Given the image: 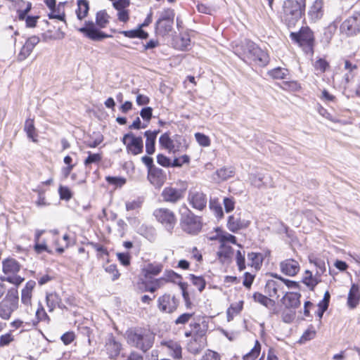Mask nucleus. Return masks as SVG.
I'll list each match as a JSON object with an SVG mask.
<instances>
[{"label":"nucleus","mask_w":360,"mask_h":360,"mask_svg":"<svg viewBox=\"0 0 360 360\" xmlns=\"http://www.w3.org/2000/svg\"><path fill=\"white\" fill-rule=\"evenodd\" d=\"M205 340L193 338V339L188 343L187 349L189 352L193 354H197L202 351L205 347Z\"/></svg>","instance_id":"29"},{"label":"nucleus","mask_w":360,"mask_h":360,"mask_svg":"<svg viewBox=\"0 0 360 360\" xmlns=\"http://www.w3.org/2000/svg\"><path fill=\"white\" fill-rule=\"evenodd\" d=\"M127 339L128 344L146 353L153 345L155 334L149 329L136 328L127 332Z\"/></svg>","instance_id":"2"},{"label":"nucleus","mask_w":360,"mask_h":360,"mask_svg":"<svg viewBox=\"0 0 360 360\" xmlns=\"http://www.w3.org/2000/svg\"><path fill=\"white\" fill-rule=\"evenodd\" d=\"M122 142L126 146L128 154L137 155L141 154L143 150V139L141 136H136L132 132L125 134Z\"/></svg>","instance_id":"11"},{"label":"nucleus","mask_w":360,"mask_h":360,"mask_svg":"<svg viewBox=\"0 0 360 360\" xmlns=\"http://www.w3.org/2000/svg\"><path fill=\"white\" fill-rule=\"evenodd\" d=\"M46 302L49 312L53 311L56 307L61 309H66L65 305L62 302L61 298L56 292L47 293Z\"/></svg>","instance_id":"23"},{"label":"nucleus","mask_w":360,"mask_h":360,"mask_svg":"<svg viewBox=\"0 0 360 360\" xmlns=\"http://www.w3.org/2000/svg\"><path fill=\"white\" fill-rule=\"evenodd\" d=\"M89 10V2L87 0H79L77 1V9L76 10L77 17L82 20L88 14Z\"/></svg>","instance_id":"32"},{"label":"nucleus","mask_w":360,"mask_h":360,"mask_svg":"<svg viewBox=\"0 0 360 360\" xmlns=\"http://www.w3.org/2000/svg\"><path fill=\"white\" fill-rule=\"evenodd\" d=\"M235 174V169L233 167H224L217 171L218 177L223 180H227L229 178L233 176Z\"/></svg>","instance_id":"38"},{"label":"nucleus","mask_w":360,"mask_h":360,"mask_svg":"<svg viewBox=\"0 0 360 360\" xmlns=\"http://www.w3.org/2000/svg\"><path fill=\"white\" fill-rule=\"evenodd\" d=\"M58 192L62 200H69L72 198L71 191L66 186H60Z\"/></svg>","instance_id":"59"},{"label":"nucleus","mask_w":360,"mask_h":360,"mask_svg":"<svg viewBox=\"0 0 360 360\" xmlns=\"http://www.w3.org/2000/svg\"><path fill=\"white\" fill-rule=\"evenodd\" d=\"M139 231L142 236L150 242H153L156 238V230L152 226L142 225Z\"/></svg>","instance_id":"33"},{"label":"nucleus","mask_w":360,"mask_h":360,"mask_svg":"<svg viewBox=\"0 0 360 360\" xmlns=\"http://www.w3.org/2000/svg\"><path fill=\"white\" fill-rule=\"evenodd\" d=\"M248 259L251 262L250 265L252 266L258 267L262 263L263 256L261 253L252 252L248 254Z\"/></svg>","instance_id":"39"},{"label":"nucleus","mask_w":360,"mask_h":360,"mask_svg":"<svg viewBox=\"0 0 360 360\" xmlns=\"http://www.w3.org/2000/svg\"><path fill=\"white\" fill-rule=\"evenodd\" d=\"M316 335V331L313 329V327L308 328L302 334L300 338V342H304L306 341L312 340Z\"/></svg>","instance_id":"58"},{"label":"nucleus","mask_w":360,"mask_h":360,"mask_svg":"<svg viewBox=\"0 0 360 360\" xmlns=\"http://www.w3.org/2000/svg\"><path fill=\"white\" fill-rule=\"evenodd\" d=\"M360 301V288L358 285L353 283L348 293L347 306L350 309H354Z\"/></svg>","instance_id":"24"},{"label":"nucleus","mask_w":360,"mask_h":360,"mask_svg":"<svg viewBox=\"0 0 360 360\" xmlns=\"http://www.w3.org/2000/svg\"><path fill=\"white\" fill-rule=\"evenodd\" d=\"M295 318V311L288 309L283 311L282 314V319L285 323H290Z\"/></svg>","instance_id":"62"},{"label":"nucleus","mask_w":360,"mask_h":360,"mask_svg":"<svg viewBox=\"0 0 360 360\" xmlns=\"http://www.w3.org/2000/svg\"><path fill=\"white\" fill-rule=\"evenodd\" d=\"M193 316V313H184L180 315L174 321L175 324H186Z\"/></svg>","instance_id":"60"},{"label":"nucleus","mask_w":360,"mask_h":360,"mask_svg":"<svg viewBox=\"0 0 360 360\" xmlns=\"http://www.w3.org/2000/svg\"><path fill=\"white\" fill-rule=\"evenodd\" d=\"M105 270L106 272L112 275V281L117 280L120 276V274L118 272V270L117 269V266L115 264L106 265L105 266Z\"/></svg>","instance_id":"55"},{"label":"nucleus","mask_w":360,"mask_h":360,"mask_svg":"<svg viewBox=\"0 0 360 360\" xmlns=\"http://www.w3.org/2000/svg\"><path fill=\"white\" fill-rule=\"evenodd\" d=\"M245 251L238 250L236 252V261L239 271H243L245 269Z\"/></svg>","instance_id":"48"},{"label":"nucleus","mask_w":360,"mask_h":360,"mask_svg":"<svg viewBox=\"0 0 360 360\" xmlns=\"http://www.w3.org/2000/svg\"><path fill=\"white\" fill-rule=\"evenodd\" d=\"M162 268V266L160 264H150L143 269V271L146 276H156L161 272Z\"/></svg>","instance_id":"41"},{"label":"nucleus","mask_w":360,"mask_h":360,"mask_svg":"<svg viewBox=\"0 0 360 360\" xmlns=\"http://www.w3.org/2000/svg\"><path fill=\"white\" fill-rule=\"evenodd\" d=\"M186 188V185L181 188L166 186L162 191L161 197L164 202L176 204L184 198Z\"/></svg>","instance_id":"13"},{"label":"nucleus","mask_w":360,"mask_h":360,"mask_svg":"<svg viewBox=\"0 0 360 360\" xmlns=\"http://www.w3.org/2000/svg\"><path fill=\"white\" fill-rule=\"evenodd\" d=\"M35 316L37 321H32V326H36L37 323L39 321H46V323H49L50 321L49 316L47 315L43 306L41 304H39L38 309L35 311Z\"/></svg>","instance_id":"34"},{"label":"nucleus","mask_w":360,"mask_h":360,"mask_svg":"<svg viewBox=\"0 0 360 360\" xmlns=\"http://www.w3.org/2000/svg\"><path fill=\"white\" fill-rule=\"evenodd\" d=\"M172 22L158 20L155 23V32L160 35L168 34L172 29Z\"/></svg>","instance_id":"30"},{"label":"nucleus","mask_w":360,"mask_h":360,"mask_svg":"<svg viewBox=\"0 0 360 360\" xmlns=\"http://www.w3.org/2000/svg\"><path fill=\"white\" fill-rule=\"evenodd\" d=\"M13 337L11 333H6L2 335L0 337V346L4 347L9 345L12 341H13Z\"/></svg>","instance_id":"63"},{"label":"nucleus","mask_w":360,"mask_h":360,"mask_svg":"<svg viewBox=\"0 0 360 360\" xmlns=\"http://www.w3.org/2000/svg\"><path fill=\"white\" fill-rule=\"evenodd\" d=\"M21 268L19 262L14 258L8 257L2 261L4 276L2 281H8L15 285H19L24 278L18 275Z\"/></svg>","instance_id":"5"},{"label":"nucleus","mask_w":360,"mask_h":360,"mask_svg":"<svg viewBox=\"0 0 360 360\" xmlns=\"http://www.w3.org/2000/svg\"><path fill=\"white\" fill-rule=\"evenodd\" d=\"M195 137L197 142L201 146L207 147L210 145V138L207 136L205 135L204 134H201L199 132L195 133Z\"/></svg>","instance_id":"50"},{"label":"nucleus","mask_w":360,"mask_h":360,"mask_svg":"<svg viewBox=\"0 0 360 360\" xmlns=\"http://www.w3.org/2000/svg\"><path fill=\"white\" fill-rule=\"evenodd\" d=\"M302 281L311 290H314V287L319 283L320 280L316 277H314L311 272L307 270Z\"/></svg>","instance_id":"35"},{"label":"nucleus","mask_w":360,"mask_h":360,"mask_svg":"<svg viewBox=\"0 0 360 360\" xmlns=\"http://www.w3.org/2000/svg\"><path fill=\"white\" fill-rule=\"evenodd\" d=\"M253 299L255 302L265 307H269V304H272L274 303L272 300L259 292L254 293Z\"/></svg>","instance_id":"45"},{"label":"nucleus","mask_w":360,"mask_h":360,"mask_svg":"<svg viewBox=\"0 0 360 360\" xmlns=\"http://www.w3.org/2000/svg\"><path fill=\"white\" fill-rule=\"evenodd\" d=\"M174 10L171 9V8H167V9L164 10L161 13L160 17L158 20L174 22Z\"/></svg>","instance_id":"51"},{"label":"nucleus","mask_w":360,"mask_h":360,"mask_svg":"<svg viewBox=\"0 0 360 360\" xmlns=\"http://www.w3.org/2000/svg\"><path fill=\"white\" fill-rule=\"evenodd\" d=\"M190 326L193 331V338L205 340V337L208 329V323L206 321L191 323Z\"/></svg>","instance_id":"27"},{"label":"nucleus","mask_w":360,"mask_h":360,"mask_svg":"<svg viewBox=\"0 0 360 360\" xmlns=\"http://www.w3.org/2000/svg\"><path fill=\"white\" fill-rule=\"evenodd\" d=\"M268 74L274 79H283L288 75V70L285 68H276L269 71Z\"/></svg>","instance_id":"36"},{"label":"nucleus","mask_w":360,"mask_h":360,"mask_svg":"<svg viewBox=\"0 0 360 360\" xmlns=\"http://www.w3.org/2000/svg\"><path fill=\"white\" fill-rule=\"evenodd\" d=\"M159 143L162 148L172 153L184 152L188 147L185 139L181 136L175 135L173 138H170L167 132L160 136Z\"/></svg>","instance_id":"9"},{"label":"nucleus","mask_w":360,"mask_h":360,"mask_svg":"<svg viewBox=\"0 0 360 360\" xmlns=\"http://www.w3.org/2000/svg\"><path fill=\"white\" fill-rule=\"evenodd\" d=\"M178 307V301L174 296L165 294L158 299V308L166 313H172Z\"/></svg>","instance_id":"17"},{"label":"nucleus","mask_w":360,"mask_h":360,"mask_svg":"<svg viewBox=\"0 0 360 360\" xmlns=\"http://www.w3.org/2000/svg\"><path fill=\"white\" fill-rule=\"evenodd\" d=\"M110 15L105 10L99 11L96 14V22L85 21V26L78 29V31L93 41H101L111 37V35L101 32L99 28H105L109 22Z\"/></svg>","instance_id":"1"},{"label":"nucleus","mask_w":360,"mask_h":360,"mask_svg":"<svg viewBox=\"0 0 360 360\" xmlns=\"http://www.w3.org/2000/svg\"><path fill=\"white\" fill-rule=\"evenodd\" d=\"M340 31L347 37H354L360 33V13L355 12L345 20L340 25Z\"/></svg>","instance_id":"12"},{"label":"nucleus","mask_w":360,"mask_h":360,"mask_svg":"<svg viewBox=\"0 0 360 360\" xmlns=\"http://www.w3.org/2000/svg\"><path fill=\"white\" fill-rule=\"evenodd\" d=\"M280 269L286 276H294L300 271V264L295 259H288L280 263Z\"/></svg>","instance_id":"21"},{"label":"nucleus","mask_w":360,"mask_h":360,"mask_svg":"<svg viewBox=\"0 0 360 360\" xmlns=\"http://www.w3.org/2000/svg\"><path fill=\"white\" fill-rule=\"evenodd\" d=\"M88 157L85 159L84 164L86 167H88L91 164L99 163L102 160V155L101 153H91L90 151L87 152Z\"/></svg>","instance_id":"43"},{"label":"nucleus","mask_w":360,"mask_h":360,"mask_svg":"<svg viewBox=\"0 0 360 360\" xmlns=\"http://www.w3.org/2000/svg\"><path fill=\"white\" fill-rule=\"evenodd\" d=\"M233 252V250L231 246L226 245L225 244H222L220 248V250L219 252V255L220 257H223L226 259L230 258Z\"/></svg>","instance_id":"53"},{"label":"nucleus","mask_w":360,"mask_h":360,"mask_svg":"<svg viewBox=\"0 0 360 360\" xmlns=\"http://www.w3.org/2000/svg\"><path fill=\"white\" fill-rule=\"evenodd\" d=\"M224 205L226 212H230L233 210L235 207V201L233 198H225L224 199Z\"/></svg>","instance_id":"64"},{"label":"nucleus","mask_w":360,"mask_h":360,"mask_svg":"<svg viewBox=\"0 0 360 360\" xmlns=\"http://www.w3.org/2000/svg\"><path fill=\"white\" fill-rule=\"evenodd\" d=\"M190 157L187 155L176 158L172 162V167H181L184 164H188L190 162Z\"/></svg>","instance_id":"49"},{"label":"nucleus","mask_w":360,"mask_h":360,"mask_svg":"<svg viewBox=\"0 0 360 360\" xmlns=\"http://www.w3.org/2000/svg\"><path fill=\"white\" fill-rule=\"evenodd\" d=\"M153 215L155 220L160 223L165 229L172 233L177 222L175 213L167 207H159L155 209Z\"/></svg>","instance_id":"10"},{"label":"nucleus","mask_w":360,"mask_h":360,"mask_svg":"<svg viewBox=\"0 0 360 360\" xmlns=\"http://www.w3.org/2000/svg\"><path fill=\"white\" fill-rule=\"evenodd\" d=\"M250 224V220L243 217L240 212H236L229 217L227 226L231 232L236 233L240 229L247 228Z\"/></svg>","instance_id":"15"},{"label":"nucleus","mask_w":360,"mask_h":360,"mask_svg":"<svg viewBox=\"0 0 360 360\" xmlns=\"http://www.w3.org/2000/svg\"><path fill=\"white\" fill-rule=\"evenodd\" d=\"M188 200L193 209L200 211L203 210L207 203L206 195L201 191H191L188 195Z\"/></svg>","instance_id":"16"},{"label":"nucleus","mask_w":360,"mask_h":360,"mask_svg":"<svg viewBox=\"0 0 360 360\" xmlns=\"http://www.w3.org/2000/svg\"><path fill=\"white\" fill-rule=\"evenodd\" d=\"M290 37L293 41L302 46L307 53H313L314 37L309 27H302L298 32H291Z\"/></svg>","instance_id":"7"},{"label":"nucleus","mask_w":360,"mask_h":360,"mask_svg":"<svg viewBox=\"0 0 360 360\" xmlns=\"http://www.w3.org/2000/svg\"><path fill=\"white\" fill-rule=\"evenodd\" d=\"M314 67L318 71L317 74L323 73L329 68V63L323 58H319L315 61Z\"/></svg>","instance_id":"46"},{"label":"nucleus","mask_w":360,"mask_h":360,"mask_svg":"<svg viewBox=\"0 0 360 360\" xmlns=\"http://www.w3.org/2000/svg\"><path fill=\"white\" fill-rule=\"evenodd\" d=\"M264 178V177L261 174H253L250 176V179L252 185L257 188H260L264 184V182L263 181Z\"/></svg>","instance_id":"57"},{"label":"nucleus","mask_w":360,"mask_h":360,"mask_svg":"<svg viewBox=\"0 0 360 360\" xmlns=\"http://www.w3.org/2000/svg\"><path fill=\"white\" fill-rule=\"evenodd\" d=\"M310 262L314 263V265L318 268L316 274L321 276L326 271V264L325 262L321 259L314 258V259H310Z\"/></svg>","instance_id":"52"},{"label":"nucleus","mask_w":360,"mask_h":360,"mask_svg":"<svg viewBox=\"0 0 360 360\" xmlns=\"http://www.w3.org/2000/svg\"><path fill=\"white\" fill-rule=\"evenodd\" d=\"M261 345L258 341H256L254 347L250 352L243 356L244 360H256L260 354Z\"/></svg>","instance_id":"40"},{"label":"nucleus","mask_w":360,"mask_h":360,"mask_svg":"<svg viewBox=\"0 0 360 360\" xmlns=\"http://www.w3.org/2000/svg\"><path fill=\"white\" fill-rule=\"evenodd\" d=\"M167 346L170 349V354L174 359H179L181 358V347L179 344L174 342L167 343Z\"/></svg>","instance_id":"42"},{"label":"nucleus","mask_w":360,"mask_h":360,"mask_svg":"<svg viewBox=\"0 0 360 360\" xmlns=\"http://www.w3.org/2000/svg\"><path fill=\"white\" fill-rule=\"evenodd\" d=\"M180 224L182 229L190 234H196L202 229L201 218L195 215L186 207L185 211H181Z\"/></svg>","instance_id":"8"},{"label":"nucleus","mask_w":360,"mask_h":360,"mask_svg":"<svg viewBox=\"0 0 360 360\" xmlns=\"http://www.w3.org/2000/svg\"><path fill=\"white\" fill-rule=\"evenodd\" d=\"M306 0H286L283 4L282 20L288 27H294L304 12Z\"/></svg>","instance_id":"3"},{"label":"nucleus","mask_w":360,"mask_h":360,"mask_svg":"<svg viewBox=\"0 0 360 360\" xmlns=\"http://www.w3.org/2000/svg\"><path fill=\"white\" fill-rule=\"evenodd\" d=\"M148 179L154 186L160 188L165 182L167 177L162 169L155 167L148 172Z\"/></svg>","instance_id":"19"},{"label":"nucleus","mask_w":360,"mask_h":360,"mask_svg":"<svg viewBox=\"0 0 360 360\" xmlns=\"http://www.w3.org/2000/svg\"><path fill=\"white\" fill-rule=\"evenodd\" d=\"M158 131H146L144 133V136L146 138V152L148 155H153L155 151V141Z\"/></svg>","instance_id":"25"},{"label":"nucleus","mask_w":360,"mask_h":360,"mask_svg":"<svg viewBox=\"0 0 360 360\" xmlns=\"http://www.w3.org/2000/svg\"><path fill=\"white\" fill-rule=\"evenodd\" d=\"M157 162L165 167H172L171 160L163 154H158L157 155Z\"/></svg>","instance_id":"54"},{"label":"nucleus","mask_w":360,"mask_h":360,"mask_svg":"<svg viewBox=\"0 0 360 360\" xmlns=\"http://www.w3.org/2000/svg\"><path fill=\"white\" fill-rule=\"evenodd\" d=\"M153 109L150 107H146L141 109L140 115L146 122H149L152 117Z\"/></svg>","instance_id":"61"},{"label":"nucleus","mask_w":360,"mask_h":360,"mask_svg":"<svg viewBox=\"0 0 360 360\" xmlns=\"http://www.w3.org/2000/svg\"><path fill=\"white\" fill-rule=\"evenodd\" d=\"M64 2H60L53 9L51 10V13L48 15L49 19H58L66 23L65 14L63 10Z\"/></svg>","instance_id":"28"},{"label":"nucleus","mask_w":360,"mask_h":360,"mask_svg":"<svg viewBox=\"0 0 360 360\" xmlns=\"http://www.w3.org/2000/svg\"><path fill=\"white\" fill-rule=\"evenodd\" d=\"M35 285L36 282L30 280L27 282L21 292V302L24 305L25 311L27 314H32L34 312L32 306V297Z\"/></svg>","instance_id":"14"},{"label":"nucleus","mask_w":360,"mask_h":360,"mask_svg":"<svg viewBox=\"0 0 360 360\" xmlns=\"http://www.w3.org/2000/svg\"><path fill=\"white\" fill-rule=\"evenodd\" d=\"M210 208L214 212L217 218H221L224 216L222 207L217 201L211 200L210 201Z\"/></svg>","instance_id":"47"},{"label":"nucleus","mask_w":360,"mask_h":360,"mask_svg":"<svg viewBox=\"0 0 360 360\" xmlns=\"http://www.w3.org/2000/svg\"><path fill=\"white\" fill-rule=\"evenodd\" d=\"M243 52L240 57L245 61L254 62L259 66H265L269 62L268 53L260 49L255 43L246 40L241 46Z\"/></svg>","instance_id":"4"},{"label":"nucleus","mask_w":360,"mask_h":360,"mask_svg":"<svg viewBox=\"0 0 360 360\" xmlns=\"http://www.w3.org/2000/svg\"><path fill=\"white\" fill-rule=\"evenodd\" d=\"M39 41L40 39L37 36L34 35L29 37L18 54L19 60H22L27 58Z\"/></svg>","instance_id":"22"},{"label":"nucleus","mask_w":360,"mask_h":360,"mask_svg":"<svg viewBox=\"0 0 360 360\" xmlns=\"http://www.w3.org/2000/svg\"><path fill=\"white\" fill-rule=\"evenodd\" d=\"M301 295L297 292H288L283 297L282 301L287 309H296L300 305Z\"/></svg>","instance_id":"26"},{"label":"nucleus","mask_w":360,"mask_h":360,"mask_svg":"<svg viewBox=\"0 0 360 360\" xmlns=\"http://www.w3.org/2000/svg\"><path fill=\"white\" fill-rule=\"evenodd\" d=\"M323 1L315 0L309 8L308 17L311 22H316L323 17Z\"/></svg>","instance_id":"20"},{"label":"nucleus","mask_w":360,"mask_h":360,"mask_svg":"<svg viewBox=\"0 0 360 360\" xmlns=\"http://www.w3.org/2000/svg\"><path fill=\"white\" fill-rule=\"evenodd\" d=\"M192 283L198 289L200 292H202L206 285L205 279L202 276H196L193 274L189 275Z\"/></svg>","instance_id":"44"},{"label":"nucleus","mask_w":360,"mask_h":360,"mask_svg":"<svg viewBox=\"0 0 360 360\" xmlns=\"http://www.w3.org/2000/svg\"><path fill=\"white\" fill-rule=\"evenodd\" d=\"M121 344L115 340L112 334H109L105 340V349L110 359H115L121 351Z\"/></svg>","instance_id":"18"},{"label":"nucleus","mask_w":360,"mask_h":360,"mask_svg":"<svg viewBox=\"0 0 360 360\" xmlns=\"http://www.w3.org/2000/svg\"><path fill=\"white\" fill-rule=\"evenodd\" d=\"M242 309V301L239 302L238 303H236V304H231L226 311L228 321H231L236 314H239L241 311Z\"/></svg>","instance_id":"37"},{"label":"nucleus","mask_w":360,"mask_h":360,"mask_svg":"<svg viewBox=\"0 0 360 360\" xmlns=\"http://www.w3.org/2000/svg\"><path fill=\"white\" fill-rule=\"evenodd\" d=\"M105 180L110 184L115 185L116 186H122L126 182L125 179L120 177L117 176H106Z\"/></svg>","instance_id":"56"},{"label":"nucleus","mask_w":360,"mask_h":360,"mask_svg":"<svg viewBox=\"0 0 360 360\" xmlns=\"http://www.w3.org/2000/svg\"><path fill=\"white\" fill-rule=\"evenodd\" d=\"M19 306V295L17 289H10L5 297L0 302V317L8 320Z\"/></svg>","instance_id":"6"},{"label":"nucleus","mask_w":360,"mask_h":360,"mask_svg":"<svg viewBox=\"0 0 360 360\" xmlns=\"http://www.w3.org/2000/svg\"><path fill=\"white\" fill-rule=\"evenodd\" d=\"M24 130L27 134V136L29 139H32V141L34 143L37 142V134L36 132V129L34 124V120L27 119L25 122Z\"/></svg>","instance_id":"31"}]
</instances>
